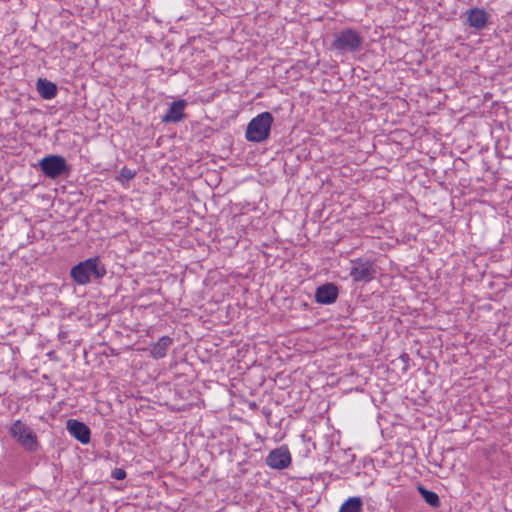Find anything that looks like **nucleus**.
I'll return each mask as SVG.
<instances>
[{"mask_svg": "<svg viewBox=\"0 0 512 512\" xmlns=\"http://www.w3.org/2000/svg\"><path fill=\"white\" fill-rule=\"evenodd\" d=\"M105 266L101 263L99 257L88 258L79 262L72 267L70 271L71 278L78 285H86L91 281V278H103L106 275Z\"/></svg>", "mask_w": 512, "mask_h": 512, "instance_id": "nucleus-1", "label": "nucleus"}, {"mask_svg": "<svg viewBox=\"0 0 512 512\" xmlns=\"http://www.w3.org/2000/svg\"><path fill=\"white\" fill-rule=\"evenodd\" d=\"M363 41L360 32L352 28H345L334 35L331 50L342 54L355 53L361 50Z\"/></svg>", "mask_w": 512, "mask_h": 512, "instance_id": "nucleus-2", "label": "nucleus"}, {"mask_svg": "<svg viewBox=\"0 0 512 512\" xmlns=\"http://www.w3.org/2000/svg\"><path fill=\"white\" fill-rule=\"evenodd\" d=\"M273 117L269 112H263L253 118L246 129V139L250 142H262L269 137Z\"/></svg>", "mask_w": 512, "mask_h": 512, "instance_id": "nucleus-3", "label": "nucleus"}, {"mask_svg": "<svg viewBox=\"0 0 512 512\" xmlns=\"http://www.w3.org/2000/svg\"><path fill=\"white\" fill-rule=\"evenodd\" d=\"M10 435L16 439L21 446L29 451L34 452L39 447L37 435L32 429L21 420H16L9 428Z\"/></svg>", "mask_w": 512, "mask_h": 512, "instance_id": "nucleus-4", "label": "nucleus"}, {"mask_svg": "<svg viewBox=\"0 0 512 512\" xmlns=\"http://www.w3.org/2000/svg\"><path fill=\"white\" fill-rule=\"evenodd\" d=\"M39 166L43 174L50 179H56L70 171L66 159L61 155H48L40 161Z\"/></svg>", "mask_w": 512, "mask_h": 512, "instance_id": "nucleus-5", "label": "nucleus"}, {"mask_svg": "<svg viewBox=\"0 0 512 512\" xmlns=\"http://www.w3.org/2000/svg\"><path fill=\"white\" fill-rule=\"evenodd\" d=\"M350 276L355 282H370L376 274V266L372 261L361 258L351 261Z\"/></svg>", "mask_w": 512, "mask_h": 512, "instance_id": "nucleus-6", "label": "nucleus"}, {"mask_svg": "<svg viewBox=\"0 0 512 512\" xmlns=\"http://www.w3.org/2000/svg\"><path fill=\"white\" fill-rule=\"evenodd\" d=\"M291 463V454L286 446L272 450L266 457V464L272 469H284Z\"/></svg>", "mask_w": 512, "mask_h": 512, "instance_id": "nucleus-7", "label": "nucleus"}, {"mask_svg": "<svg viewBox=\"0 0 512 512\" xmlns=\"http://www.w3.org/2000/svg\"><path fill=\"white\" fill-rule=\"evenodd\" d=\"M339 290L334 283H325L315 291V300L319 304L329 305L338 298Z\"/></svg>", "mask_w": 512, "mask_h": 512, "instance_id": "nucleus-8", "label": "nucleus"}, {"mask_svg": "<svg viewBox=\"0 0 512 512\" xmlns=\"http://www.w3.org/2000/svg\"><path fill=\"white\" fill-rule=\"evenodd\" d=\"M66 427L68 432L79 442L82 444L89 443L91 431L86 424L75 419H69Z\"/></svg>", "mask_w": 512, "mask_h": 512, "instance_id": "nucleus-9", "label": "nucleus"}, {"mask_svg": "<svg viewBox=\"0 0 512 512\" xmlns=\"http://www.w3.org/2000/svg\"><path fill=\"white\" fill-rule=\"evenodd\" d=\"M187 103L184 99L173 101L165 115L162 117V121L165 123H177L184 119L183 113Z\"/></svg>", "mask_w": 512, "mask_h": 512, "instance_id": "nucleus-10", "label": "nucleus"}, {"mask_svg": "<svg viewBox=\"0 0 512 512\" xmlns=\"http://www.w3.org/2000/svg\"><path fill=\"white\" fill-rule=\"evenodd\" d=\"M468 24L475 29H483L488 21V15L483 9H471L467 17Z\"/></svg>", "mask_w": 512, "mask_h": 512, "instance_id": "nucleus-11", "label": "nucleus"}, {"mask_svg": "<svg viewBox=\"0 0 512 512\" xmlns=\"http://www.w3.org/2000/svg\"><path fill=\"white\" fill-rule=\"evenodd\" d=\"M36 89L39 95L45 100L53 99L57 95L56 84L45 78H39L37 80Z\"/></svg>", "mask_w": 512, "mask_h": 512, "instance_id": "nucleus-12", "label": "nucleus"}, {"mask_svg": "<svg viewBox=\"0 0 512 512\" xmlns=\"http://www.w3.org/2000/svg\"><path fill=\"white\" fill-rule=\"evenodd\" d=\"M172 338L169 336H162L157 343H155L150 350L151 356L154 359H161L166 356L167 350L172 344Z\"/></svg>", "mask_w": 512, "mask_h": 512, "instance_id": "nucleus-13", "label": "nucleus"}, {"mask_svg": "<svg viewBox=\"0 0 512 512\" xmlns=\"http://www.w3.org/2000/svg\"><path fill=\"white\" fill-rule=\"evenodd\" d=\"M362 501L359 497H351L346 500L340 507L339 512H361Z\"/></svg>", "mask_w": 512, "mask_h": 512, "instance_id": "nucleus-14", "label": "nucleus"}, {"mask_svg": "<svg viewBox=\"0 0 512 512\" xmlns=\"http://www.w3.org/2000/svg\"><path fill=\"white\" fill-rule=\"evenodd\" d=\"M418 490L427 504H429L430 506H432L434 508H437L440 506L439 496L435 492L427 490L423 486H419Z\"/></svg>", "mask_w": 512, "mask_h": 512, "instance_id": "nucleus-15", "label": "nucleus"}, {"mask_svg": "<svg viewBox=\"0 0 512 512\" xmlns=\"http://www.w3.org/2000/svg\"><path fill=\"white\" fill-rule=\"evenodd\" d=\"M111 476L116 480H123L126 478V471L122 468H115L112 470Z\"/></svg>", "mask_w": 512, "mask_h": 512, "instance_id": "nucleus-16", "label": "nucleus"}, {"mask_svg": "<svg viewBox=\"0 0 512 512\" xmlns=\"http://www.w3.org/2000/svg\"><path fill=\"white\" fill-rule=\"evenodd\" d=\"M121 174L123 177H125L128 180L132 179L135 176L134 172H132L131 170H126V169H123Z\"/></svg>", "mask_w": 512, "mask_h": 512, "instance_id": "nucleus-17", "label": "nucleus"}]
</instances>
